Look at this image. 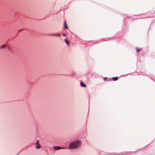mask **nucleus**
Returning <instances> with one entry per match:
<instances>
[{
	"label": "nucleus",
	"mask_w": 155,
	"mask_h": 155,
	"mask_svg": "<svg viewBox=\"0 0 155 155\" xmlns=\"http://www.w3.org/2000/svg\"><path fill=\"white\" fill-rule=\"evenodd\" d=\"M81 145V142L79 140H77L72 142L69 145V148L75 149L79 147Z\"/></svg>",
	"instance_id": "f257e3e1"
},
{
	"label": "nucleus",
	"mask_w": 155,
	"mask_h": 155,
	"mask_svg": "<svg viewBox=\"0 0 155 155\" xmlns=\"http://www.w3.org/2000/svg\"><path fill=\"white\" fill-rule=\"evenodd\" d=\"M41 147V145L39 144L38 145H37V146H36V148L37 149H38L40 148Z\"/></svg>",
	"instance_id": "423d86ee"
},
{
	"label": "nucleus",
	"mask_w": 155,
	"mask_h": 155,
	"mask_svg": "<svg viewBox=\"0 0 155 155\" xmlns=\"http://www.w3.org/2000/svg\"><path fill=\"white\" fill-rule=\"evenodd\" d=\"M80 85L81 87H86V85L82 82H81Z\"/></svg>",
	"instance_id": "7ed1b4c3"
},
{
	"label": "nucleus",
	"mask_w": 155,
	"mask_h": 155,
	"mask_svg": "<svg viewBox=\"0 0 155 155\" xmlns=\"http://www.w3.org/2000/svg\"><path fill=\"white\" fill-rule=\"evenodd\" d=\"M53 148L56 150H59L61 149H64V148L60 147L58 146L53 147Z\"/></svg>",
	"instance_id": "f03ea898"
},
{
	"label": "nucleus",
	"mask_w": 155,
	"mask_h": 155,
	"mask_svg": "<svg viewBox=\"0 0 155 155\" xmlns=\"http://www.w3.org/2000/svg\"><path fill=\"white\" fill-rule=\"evenodd\" d=\"M5 45H3L1 46L0 48H2V49L3 48H5Z\"/></svg>",
	"instance_id": "1a4fd4ad"
},
{
	"label": "nucleus",
	"mask_w": 155,
	"mask_h": 155,
	"mask_svg": "<svg viewBox=\"0 0 155 155\" xmlns=\"http://www.w3.org/2000/svg\"><path fill=\"white\" fill-rule=\"evenodd\" d=\"M63 36H66V34H65L64 33V34H63Z\"/></svg>",
	"instance_id": "ddd939ff"
},
{
	"label": "nucleus",
	"mask_w": 155,
	"mask_h": 155,
	"mask_svg": "<svg viewBox=\"0 0 155 155\" xmlns=\"http://www.w3.org/2000/svg\"><path fill=\"white\" fill-rule=\"evenodd\" d=\"M22 31V29H21L19 30H18V31L19 32H21V31Z\"/></svg>",
	"instance_id": "f8f14e48"
},
{
	"label": "nucleus",
	"mask_w": 155,
	"mask_h": 155,
	"mask_svg": "<svg viewBox=\"0 0 155 155\" xmlns=\"http://www.w3.org/2000/svg\"><path fill=\"white\" fill-rule=\"evenodd\" d=\"M118 79V78L117 77H115L113 78V79L114 81L117 80Z\"/></svg>",
	"instance_id": "6e6552de"
},
{
	"label": "nucleus",
	"mask_w": 155,
	"mask_h": 155,
	"mask_svg": "<svg viewBox=\"0 0 155 155\" xmlns=\"http://www.w3.org/2000/svg\"><path fill=\"white\" fill-rule=\"evenodd\" d=\"M51 35L52 36L59 37L60 36V35L59 34H51Z\"/></svg>",
	"instance_id": "39448f33"
},
{
	"label": "nucleus",
	"mask_w": 155,
	"mask_h": 155,
	"mask_svg": "<svg viewBox=\"0 0 155 155\" xmlns=\"http://www.w3.org/2000/svg\"><path fill=\"white\" fill-rule=\"evenodd\" d=\"M64 27L65 29H67L68 28V26L65 21H64Z\"/></svg>",
	"instance_id": "20e7f679"
},
{
	"label": "nucleus",
	"mask_w": 155,
	"mask_h": 155,
	"mask_svg": "<svg viewBox=\"0 0 155 155\" xmlns=\"http://www.w3.org/2000/svg\"><path fill=\"white\" fill-rule=\"evenodd\" d=\"M136 49L137 50V52H139L141 50V49L137 48H136Z\"/></svg>",
	"instance_id": "9d476101"
},
{
	"label": "nucleus",
	"mask_w": 155,
	"mask_h": 155,
	"mask_svg": "<svg viewBox=\"0 0 155 155\" xmlns=\"http://www.w3.org/2000/svg\"><path fill=\"white\" fill-rule=\"evenodd\" d=\"M107 79V78H104V80H106V79Z\"/></svg>",
	"instance_id": "4468645a"
},
{
	"label": "nucleus",
	"mask_w": 155,
	"mask_h": 155,
	"mask_svg": "<svg viewBox=\"0 0 155 155\" xmlns=\"http://www.w3.org/2000/svg\"><path fill=\"white\" fill-rule=\"evenodd\" d=\"M39 141L38 140H37L36 142V145L39 144Z\"/></svg>",
	"instance_id": "9b49d317"
},
{
	"label": "nucleus",
	"mask_w": 155,
	"mask_h": 155,
	"mask_svg": "<svg viewBox=\"0 0 155 155\" xmlns=\"http://www.w3.org/2000/svg\"><path fill=\"white\" fill-rule=\"evenodd\" d=\"M64 41H65V42H66V44L68 45H69V43L68 41L66 39H65L64 40Z\"/></svg>",
	"instance_id": "0eeeda50"
}]
</instances>
